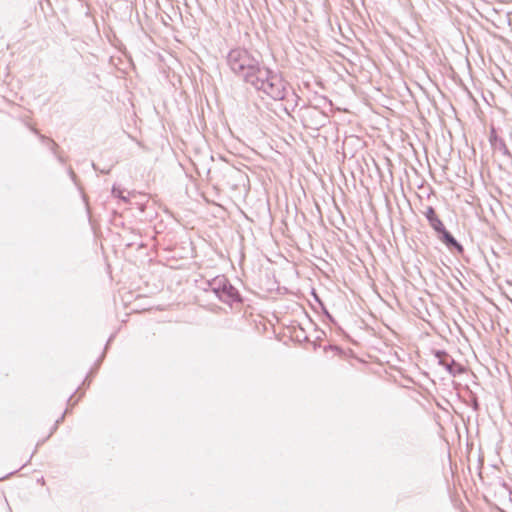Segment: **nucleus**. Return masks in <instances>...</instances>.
<instances>
[{
    "label": "nucleus",
    "mask_w": 512,
    "mask_h": 512,
    "mask_svg": "<svg viewBox=\"0 0 512 512\" xmlns=\"http://www.w3.org/2000/svg\"><path fill=\"white\" fill-rule=\"evenodd\" d=\"M226 63L231 72L263 92L273 100H283L287 92V83L282 77L259 61L244 48H234L226 56Z\"/></svg>",
    "instance_id": "1"
},
{
    "label": "nucleus",
    "mask_w": 512,
    "mask_h": 512,
    "mask_svg": "<svg viewBox=\"0 0 512 512\" xmlns=\"http://www.w3.org/2000/svg\"><path fill=\"white\" fill-rule=\"evenodd\" d=\"M208 285V291L214 293V295L224 303L231 304L240 300L238 291L224 276L215 277Z\"/></svg>",
    "instance_id": "2"
},
{
    "label": "nucleus",
    "mask_w": 512,
    "mask_h": 512,
    "mask_svg": "<svg viewBox=\"0 0 512 512\" xmlns=\"http://www.w3.org/2000/svg\"><path fill=\"white\" fill-rule=\"evenodd\" d=\"M435 356L438 359V363L442 365L450 374L455 375L457 372L461 371L460 366L457 365L454 359L446 352L437 351Z\"/></svg>",
    "instance_id": "3"
},
{
    "label": "nucleus",
    "mask_w": 512,
    "mask_h": 512,
    "mask_svg": "<svg viewBox=\"0 0 512 512\" xmlns=\"http://www.w3.org/2000/svg\"><path fill=\"white\" fill-rule=\"evenodd\" d=\"M425 216L429 222V224L431 225V227L436 231H442L443 230V223L442 221L438 218V216L436 215L435 213V210L433 207H427L426 211H425Z\"/></svg>",
    "instance_id": "4"
},
{
    "label": "nucleus",
    "mask_w": 512,
    "mask_h": 512,
    "mask_svg": "<svg viewBox=\"0 0 512 512\" xmlns=\"http://www.w3.org/2000/svg\"><path fill=\"white\" fill-rule=\"evenodd\" d=\"M438 233L441 235L440 239L449 247L453 246L458 248L459 250L462 249V247L459 245V243L455 240V238L443 227L442 231H438Z\"/></svg>",
    "instance_id": "5"
},
{
    "label": "nucleus",
    "mask_w": 512,
    "mask_h": 512,
    "mask_svg": "<svg viewBox=\"0 0 512 512\" xmlns=\"http://www.w3.org/2000/svg\"><path fill=\"white\" fill-rule=\"evenodd\" d=\"M112 194L115 197L122 199L123 201H127V198L123 195V191L120 188L114 186L112 189Z\"/></svg>",
    "instance_id": "6"
},
{
    "label": "nucleus",
    "mask_w": 512,
    "mask_h": 512,
    "mask_svg": "<svg viewBox=\"0 0 512 512\" xmlns=\"http://www.w3.org/2000/svg\"><path fill=\"white\" fill-rule=\"evenodd\" d=\"M41 138L43 140H46V138L44 136H42ZM47 142H48L49 148L54 151L55 148L57 147V144L53 140H50V139H47Z\"/></svg>",
    "instance_id": "7"
}]
</instances>
